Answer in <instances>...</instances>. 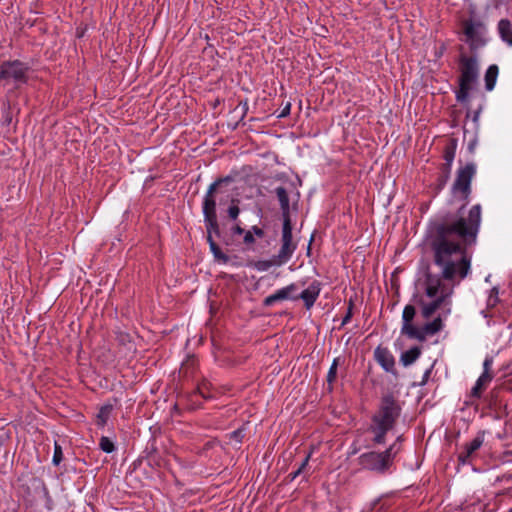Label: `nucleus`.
<instances>
[{"instance_id":"1","label":"nucleus","mask_w":512,"mask_h":512,"mask_svg":"<svg viewBox=\"0 0 512 512\" xmlns=\"http://www.w3.org/2000/svg\"><path fill=\"white\" fill-rule=\"evenodd\" d=\"M481 205H473L468 218H455L452 215L430 221L426 240L433 254V263L441 268L439 274H433L429 268L424 274L425 295L432 301L425 302L422 297L417 301L424 319H430L439 309L446 317L451 312L450 298L454 285L444 281L466 278L471 269V256L468 248L475 245L481 224Z\"/></svg>"},{"instance_id":"2","label":"nucleus","mask_w":512,"mask_h":512,"mask_svg":"<svg viewBox=\"0 0 512 512\" xmlns=\"http://www.w3.org/2000/svg\"><path fill=\"white\" fill-rule=\"evenodd\" d=\"M462 32L465 36V43L468 44L471 56L461 54L459 57L460 76L458 78L459 88L455 92L457 102L467 104L469 93L477 84L479 77V66L477 51L486 46L487 28L484 22L479 19H465L462 21Z\"/></svg>"},{"instance_id":"3","label":"nucleus","mask_w":512,"mask_h":512,"mask_svg":"<svg viewBox=\"0 0 512 512\" xmlns=\"http://www.w3.org/2000/svg\"><path fill=\"white\" fill-rule=\"evenodd\" d=\"M402 413V406L398 398L392 392L383 394L378 408L371 418L368 431L374 434L373 443L383 445L386 435L393 430Z\"/></svg>"},{"instance_id":"4","label":"nucleus","mask_w":512,"mask_h":512,"mask_svg":"<svg viewBox=\"0 0 512 512\" xmlns=\"http://www.w3.org/2000/svg\"><path fill=\"white\" fill-rule=\"evenodd\" d=\"M415 316V306L411 304L406 305L402 313L401 334L407 336L410 339H416L419 342H424L427 336H433L444 328L442 314H439L432 321L425 323L420 328L413 324Z\"/></svg>"},{"instance_id":"5","label":"nucleus","mask_w":512,"mask_h":512,"mask_svg":"<svg viewBox=\"0 0 512 512\" xmlns=\"http://www.w3.org/2000/svg\"><path fill=\"white\" fill-rule=\"evenodd\" d=\"M397 448L389 446L382 452L369 451L358 457V464L362 469L374 472L378 475H385L391 472L394 460L397 456Z\"/></svg>"},{"instance_id":"6","label":"nucleus","mask_w":512,"mask_h":512,"mask_svg":"<svg viewBox=\"0 0 512 512\" xmlns=\"http://www.w3.org/2000/svg\"><path fill=\"white\" fill-rule=\"evenodd\" d=\"M476 174V165L473 162L467 163L464 167H460L456 173V179L452 185V193L460 194V199L464 202L463 205L458 209L457 213L448 212L443 216L437 217L432 221H436L438 219L447 217L448 215H452L455 218H464L462 216V212L466 207L470 194L472 192L471 182L473 177Z\"/></svg>"},{"instance_id":"7","label":"nucleus","mask_w":512,"mask_h":512,"mask_svg":"<svg viewBox=\"0 0 512 512\" xmlns=\"http://www.w3.org/2000/svg\"><path fill=\"white\" fill-rule=\"evenodd\" d=\"M204 225L206 229V241L209 244L214 259L227 264L230 261V257L222 251L221 247L215 241L214 236L221 239L222 243L227 247H230L231 244L230 236H226L225 231L221 229L218 216L204 217Z\"/></svg>"},{"instance_id":"8","label":"nucleus","mask_w":512,"mask_h":512,"mask_svg":"<svg viewBox=\"0 0 512 512\" xmlns=\"http://www.w3.org/2000/svg\"><path fill=\"white\" fill-rule=\"evenodd\" d=\"M274 193L280 205L282 222H292L291 212H297L299 209L300 193L295 190L293 183L289 184V188L284 186L276 187Z\"/></svg>"},{"instance_id":"9","label":"nucleus","mask_w":512,"mask_h":512,"mask_svg":"<svg viewBox=\"0 0 512 512\" xmlns=\"http://www.w3.org/2000/svg\"><path fill=\"white\" fill-rule=\"evenodd\" d=\"M29 70L28 64L20 60L4 61L0 65V81L13 80L18 84H26Z\"/></svg>"},{"instance_id":"10","label":"nucleus","mask_w":512,"mask_h":512,"mask_svg":"<svg viewBox=\"0 0 512 512\" xmlns=\"http://www.w3.org/2000/svg\"><path fill=\"white\" fill-rule=\"evenodd\" d=\"M292 222H282L281 247L275 256L282 264L287 263L297 249V242L293 241Z\"/></svg>"},{"instance_id":"11","label":"nucleus","mask_w":512,"mask_h":512,"mask_svg":"<svg viewBox=\"0 0 512 512\" xmlns=\"http://www.w3.org/2000/svg\"><path fill=\"white\" fill-rule=\"evenodd\" d=\"M486 432L480 430L476 436L463 445L462 450L457 455L458 463L461 465L472 464L473 460L477 457V452L484 443Z\"/></svg>"},{"instance_id":"12","label":"nucleus","mask_w":512,"mask_h":512,"mask_svg":"<svg viewBox=\"0 0 512 512\" xmlns=\"http://www.w3.org/2000/svg\"><path fill=\"white\" fill-rule=\"evenodd\" d=\"M233 180V177L228 175L225 177L218 178L209 186L202 203L203 217L217 216L216 199L214 194L216 193L217 188L219 186H221L224 183H230Z\"/></svg>"},{"instance_id":"13","label":"nucleus","mask_w":512,"mask_h":512,"mask_svg":"<svg viewBox=\"0 0 512 512\" xmlns=\"http://www.w3.org/2000/svg\"><path fill=\"white\" fill-rule=\"evenodd\" d=\"M493 357L486 356L483 362V372L477 379L475 385L472 387L469 397L474 399H480L483 392L487 389L489 383L494 378V372L492 371Z\"/></svg>"},{"instance_id":"14","label":"nucleus","mask_w":512,"mask_h":512,"mask_svg":"<svg viewBox=\"0 0 512 512\" xmlns=\"http://www.w3.org/2000/svg\"><path fill=\"white\" fill-rule=\"evenodd\" d=\"M297 291H298L297 284L291 283V284L277 290L275 293L267 296L263 300L262 305L264 307H270L280 301H284V300H293L294 301L295 293Z\"/></svg>"},{"instance_id":"15","label":"nucleus","mask_w":512,"mask_h":512,"mask_svg":"<svg viewBox=\"0 0 512 512\" xmlns=\"http://www.w3.org/2000/svg\"><path fill=\"white\" fill-rule=\"evenodd\" d=\"M321 291V283L318 280H314L311 284L303 290L301 293H295V300H303L304 306L307 310L311 309L319 297Z\"/></svg>"},{"instance_id":"16","label":"nucleus","mask_w":512,"mask_h":512,"mask_svg":"<svg viewBox=\"0 0 512 512\" xmlns=\"http://www.w3.org/2000/svg\"><path fill=\"white\" fill-rule=\"evenodd\" d=\"M374 356L378 364L386 371L396 374L395 359L386 347L378 346L374 351Z\"/></svg>"},{"instance_id":"17","label":"nucleus","mask_w":512,"mask_h":512,"mask_svg":"<svg viewBox=\"0 0 512 512\" xmlns=\"http://www.w3.org/2000/svg\"><path fill=\"white\" fill-rule=\"evenodd\" d=\"M451 168L446 166H439V173L437 175L436 181L433 186V190L436 194L440 193L444 187L446 186L448 180L450 179Z\"/></svg>"},{"instance_id":"18","label":"nucleus","mask_w":512,"mask_h":512,"mask_svg":"<svg viewBox=\"0 0 512 512\" xmlns=\"http://www.w3.org/2000/svg\"><path fill=\"white\" fill-rule=\"evenodd\" d=\"M283 265L281 262H279V260H277V257L275 255L272 256L271 259H268V260H251L247 263V266L249 267H252L254 269H256L257 271H261V272H264V271H267L269 270L272 266H281Z\"/></svg>"},{"instance_id":"19","label":"nucleus","mask_w":512,"mask_h":512,"mask_svg":"<svg viewBox=\"0 0 512 512\" xmlns=\"http://www.w3.org/2000/svg\"><path fill=\"white\" fill-rule=\"evenodd\" d=\"M498 32L502 41L512 46V23L509 19H501L498 22Z\"/></svg>"},{"instance_id":"20","label":"nucleus","mask_w":512,"mask_h":512,"mask_svg":"<svg viewBox=\"0 0 512 512\" xmlns=\"http://www.w3.org/2000/svg\"><path fill=\"white\" fill-rule=\"evenodd\" d=\"M456 148H457V139L450 138L444 148L443 158H444L445 162L441 164L442 166L452 168V163H453V160H454L455 154H456Z\"/></svg>"},{"instance_id":"21","label":"nucleus","mask_w":512,"mask_h":512,"mask_svg":"<svg viewBox=\"0 0 512 512\" xmlns=\"http://www.w3.org/2000/svg\"><path fill=\"white\" fill-rule=\"evenodd\" d=\"M421 355V348L413 346L409 350L403 352L400 356V362L404 367L412 365Z\"/></svg>"},{"instance_id":"22","label":"nucleus","mask_w":512,"mask_h":512,"mask_svg":"<svg viewBox=\"0 0 512 512\" xmlns=\"http://www.w3.org/2000/svg\"><path fill=\"white\" fill-rule=\"evenodd\" d=\"M498 73H499V68L496 64H492L487 68V70L485 72V76H484L485 89L487 91H492L494 89L496 81H497Z\"/></svg>"},{"instance_id":"23","label":"nucleus","mask_w":512,"mask_h":512,"mask_svg":"<svg viewBox=\"0 0 512 512\" xmlns=\"http://www.w3.org/2000/svg\"><path fill=\"white\" fill-rule=\"evenodd\" d=\"M211 384L207 380H203L200 384L197 385L195 390L189 395L190 400L195 403L193 398L197 395H200L204 399L212 398V395L208 393Z\"/></svg>"},{"instance_id":"24","label":"nucleus","mask_w":512,"mask_h":512,"mask_svg":"<svg viewBox=\"0 0 512 512\" xmlns=\"http://www.w3.org/2000/svg\"><path fill=\"white\" fill-rule=\"evenodd\" d=\"M113 405L112 404H105L101 406L97 413V425L99 427H104L107 424V421L112 413Z\"/></svg>"},{"instance_id":"25","label":"nucleus","mask_w":512,"mask_h":512,"mask_svg":"<svg viewBox=\"0 0 512 512\" xmlns=\"http://www.w3.org/2000/svg\"><path fill=\"white\" fill-rule=\"evenodd\" d=\"M245 231L246 230L241 226V223L239 221L234 222L233 225L229 228V231L225 232L226 236H228V237L230 236V241H231L230 246L237 245V243L235 241V236L243 235V233Z\"/></svg>"},{"instance_id":"26","label":"nucleus","mask_w":512,"mask_h":512,"mask_svg":"<svg viewBox=\"0 0 512 512\" xmlns=\"http://www.w3.org/2000/svg\"><path fill=\"white\" fill-rule=\"evenodd\" d=\"M238 199H232L230 206L227 209V217L229 220L236 222L238 221L239 214L241 212Z\"/></svg>"},{"instance_id":"27","label":"nucleus","mask_w":512,"mask_h":512,"mask_svg":"<svg viewBox=\"0 0 512 512\" xmlns=\"http://www.w3.org/2000/svg\"><path fill=\"white\" fill-rule=\"evenodd\" d=\"M100 449L105 453H112L115 450V445L113 441L106 436H102L99 441Z\"/></svg>"},{"instance_id":"28","label":"nucleus","mask_w":512,"mask_h":512,"mask_svg":"<svg viewBox=\"0 0 512 512\" xmlns=\"http://www.w3.org/2000/svg\"><path fill=\"white\" fill-rule=\"evenodd\" d=\"M310 456H311V452L306 455V457L304 458V460L302 461V463L300 464L298 469L296 471L290 473L287 476L286 479L288 482L293 481L296 477H298L302 473V471L305 469V467L307 466V464L309 462Z\"/></svg>"},{"instance_id":"29","label":"nucleus","mask_w":512,"mask_h":512,"mask_svg":"<svg viewBox=\"0 0 512 512\" xmlns=\"http://www.w3.org/2000/svg\"><path fill=\"white\" fill-rule=\"evenodd\" d=\"M348 306H347V312L345 314V316L343 317L342 319V323H341V327H343L344 325L348 324L352 317H353V311H354V308H355V302H354V299L353 298H350L348 300Z\"/></svg>"},{"instance_id":"30","label":"nucleus","mask_w":512,"mask_h":512,"mask_svg":"<svg viewBox=\"0 0 512 512\" xmlns=\"http://www.w3.org/2000/svg\"><path fill=\"white\" fill-rule=\"evenodd\" d=\"M338 358H335L332 362V365L329 368L328 374H327V383L331 385L337 377V367H338Z\"/></svg>"},{"instance_id":"31","label":"nucleus","mask_w":512,"mask_h":512,"mask_svg":"<svg viewBox=\"0 0 512 512\" xmlns=\"http://www.w3.org/2000/svg\"><path fill=\"white\" fill-rule=\"evenodd\" d=\"M244 436H245V434H244V428L243 427L238 428V429H236L233 432L228 434L229 440H231V441L233 440V441H235L236 443H239V444L242 443Z\"/></svg>"},{"instance_id":"32","label":"nucleus","mask_w":512,"mask_h":512,"mask_svg":"<svg viewBox=\"0 0 512 512\" xmlns=\"http://www.w3.org/2000/svg\"><path fill=\"white\" fill-rule=\"evenodd\" d=\"M62 460H63L62 448H61V446L57 442H55L52 463L55 466H58L61 463Z\"/></svg>"},{"instance_id":"33","label":"nucleus","mask_w":512,"mask_h":512,"mask_svg":"<svg viewBox=\"0 0 512 512\" xmlns=\"http://www.w3.org/2000/svg\"><path fill=\"white\" fill-rule=\"evenodd\" d=\"M243 235H244L243 244L246 246V249L247 250L252 249L253 245L256 242L255 238L253 237V234L249 230H246L243 233Z\"/></svg>"},{"instance_id":"34","label":"nucleus","mask_w":512,"mask_h":512,"mask_svg":"<svg viewBox=\"0 0 512 512\" xmlns=\"http://www.w3.org/2000/svg\"><path fill=\"white\" fill-rule=\"evenodd\" d=\"M498 301H499V299H498V289L496 287H494L491 290V293H490V296H489V299H488V305L489 306H494Z\"/></svg>"},{"instance_id":"35","label":"nucleus","mask_w":512,"mask_h":512,"mask_svg":"<svg viewBox=\"0 0 512 512\" xmlns=\"http://www.w3.org/2000/svg\"><path fill=\"white\" fill-rule=\"evenodd\" d=\"M42 492H43L44 497L46 498V507L48 509H51L52 508V499L49 494L48 488L46 487L44 482H42Z\"/></svg>"},{"instance_id":"36","label":"nucleus","mask_w":512,"mask_h":512,"mask_svg":"<svg viewBox=\"0 0 512 512\" xmlns=\"http://www.w3.org/2000/svg\"><path fill=\"white\" fill-rule=\"evenodd\" d=\"M144 452L147 454V457H152L153 454L157 453V447L155 445V440L151 441L145 448Z\"/></svg>"},{"instance_id":"37","label":"nucleus","mask_w":512,"mask_h":512,"mask_svg":"<svg viewBox=\"0 0 512 512\" xmlns=\"http://www.w3.org/2000/svg\"><path fill=\"white\" fill-rule=\"evenodd\" d=\"M249 231L253 234L254 238L255 236L258 238H263L265 236V231L257 225L252 226Z\"/></svg>"},{"instance_id":"38","label":"nucleus","mask_w":512,"mask_h":512,"mask_svg":"<svg viewBox=\"0 0 512 512\" xmlns=\"http://www.w3.org/2000/svg\"><path fill=\"white\" fill-rule=\"evenodd\" d=\"M404 441V436L403 435H399L396 440L390 445V446H394L396 447L397 449V455L400 453V451L402 450V442Z\"/></svg>"},{"instance_id":"39","label":"nucleus","mask_w":512,"mask_h":512,"mask_svg":"<svg viewBox=\"0 0 512 512\" xmlns=\"http://www.w3.org/2000/svg\"><path fill=\"white\" fill-rule=\"evenodd\" d=\"M291 110V103L287 102L284 108L281 110V112L277 115V118H284L287 117L290 114Z\"/></svg>"},{"instance_id":"40","label":"nucleus","mask_w":512,"mask_h":512,"mask_svg":"<svg viewBox=\"0 0 512 512\" xmlns=\"http://www.w3.org/2000/svg\"><path fill=\"white\" fill-rule=\"evenodd\" d=\"M239 105H240V106H242V110H243L242 117H241V119H240V121H242V120H243V118L245 117V115H246L247 111H248V103H247V100H245V101H241V102L239 103Z\"/></svg>"},{"instance_id":"41","label":"nucleus","mask_w":512,"mask_h":512,"mask_svg":"<svg viewBox=\"0 0 512 512\" xmlns=\"http://www.w3.org/2000/svg\"><path fill=\"white\" fill-rule=\"evenodd\" d=\"M430 374H431V368L425 371L422 381L420 382V385H425L427 383V381L430 377Z\"/></svg>"},{"instance_id":"42","label":"nucleus","mask_w":512,"mask_h":512,"mask_svg":"<svg viewBox=\"0 0 512 512\" xmlns=\"http://www.w3.org/2000/svg\"><path fill=\"white\" fill-rule=\"evenodd\" d=\"M476 139L472 140L469 144H468V150L470 153H473L474 152V149H475V145H476Z\"/></svg>"},{"instance_id":"43","label":"nucleus","mask_w":512,"mask_h":512,"mask_svg":"<svg viewBox=\"0 0 512 512\" xmlns=\"http://www.w3.org/2000/svg\"><path fill=\"white\" fill-rule=\"evenodd\" d=\"M480 112H481V107H479V109H478V110H476V111L474 112V115H473V121H474V122H477V121H478V118H479Z\"/></svg>"},{"instance_id":"44","label":"nucleus","mask_w":512,"mask_h":512,"mask_svg":"<svg viewBox=\"0 0 512 512\" xmlns=\"http://www.w3.org/2000/svg\"><path fill=\"white\" fill-rule=\"evenodd\" d=\"M313 240H314V236L312 235L311 238H310L308 247H307V255L308 256L310 255V252H311V244H312Z\"/></svg>"},{"instance_id":"45","label":"nucleus","mask_w":512,"mask_h":512,"mask_svg":"<svg viewBox=\"0 0 512 512\" xmlns=\"http://www.w3.org/2000/svg\"><path fill=\"white\" fill-rule=\"evenodd\" d=\"M128 337H129V335H128V334H122V333H121V334H120V341H121L122 343H124V341H125V340H126V338H128Z\"/></svg>"},{"instance_id":"46","label":"nucleus","mask_w":512,"mask_h":512,"mask_svg":"<svg viewBox=\"0 0 512 512\" xmlns=\"http://www.w3.org/2000/svg\"><path fill=\"white\" fill-rule=\"evenodd\" d=\"M219 103H220V100H219V99H217V100L215 101L214 107H216Z\"/></svg>"},{"instance_id":"47","label":"nucleus","mask_w":512,"mask_h":512,"mask_svg":"<svg viewBox=\"0 0 512 512\" xmlns=\"http://www.w3.org/2000/svg\"><path fill=\"white\" fill-rule=\"evenodd\" d=\"M358 451L357 448L353 449L352 453H356Z\"/></svg>"}]
</instances>
